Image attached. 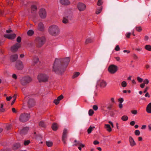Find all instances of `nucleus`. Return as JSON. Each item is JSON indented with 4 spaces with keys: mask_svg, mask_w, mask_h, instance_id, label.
<instances>
[{
    "mask_svg": "<svg viewBox=\"0 0 151 151\" xmlns=\"http://www.w3.org/2000/svg\"><path fill=\"white\" fill-rule=\"evenodd\" d=\"M70 62L69 58L56 59L52 67V70L56 73L61 75L63 73Z\"/></svg>",
    "mask_w": 151,
    "mask_h": 151,
    "instance_id": "nucleus-1",
    "label": "nucleus"
},
{
    "mask_svg": "<svg viewBox=\"0 0 151 151\" xmlns=\"http://www.w3.org/2000/svg\"><path fill=\"white\" fill-rule=\"evenodd\" d=\"M49 31L50 34L53 36L58 35L60 32L58 27L55 25H53L50 26L49 28Z\"/></svg>",
    "mask_w": 151,
    "mask_h": 151,
    "instance_id": "nucleus-2",
    "label": "nucleus"
},
{
    "mask_svg": "<svg viewBox=\"0 0 151 151\" xmlns=\"http://www.w3.org/2000/svg\"><path fill=\"white\" fill-rule=\"evenodd\" d=\"M45 39L44 37H37L35 40V43L36 46L40 47H41L44 44Z\"/></svg>",
    "mask_w": 151,
    "mask_h": 151,
    "instance_id": "nucleus-3",
    "label": "nucleus"
},
{
    "mask_svg": "<svg viewBox=\"0 0 151 151\" xmlns=\"http://www.w3.org/2000/svg\"><path fill=\"white\" fill-rule=\"evenodd\" d=\"M32 78L29 76H25L22 78L20 80L21 84L23 86H26L32 81Z\"/></svg>",
    "mask_w": 151,
    "mask_h": 151,
    "instance_id": "nucleus-4",
    "label": "nucleus"
},
{
    "mask_svg": "<svg viewBox=\"0 0 151 151\" xmlns=\"http://www.w3.org/2000/svg\"><path fill=\"white\" fill-rule=\"evenodd\" d=\"M30 114H29L24 113L21 114L19 117V121L24 122L27 121L30 118Z\"/></svg>",
    "mask_w": 151,
    "mask_h": 151,
    "instance_id": "nucleus-5",
    "label": "nucleus"
},
{
    "mask_svg": "<svg viewBox=\"0 0 151 151\" xmlns=\"http://www.w3.org/2000/svg\"><path fill=\"white\" fill-rule=\"evenodd\" d=\"M107 83L104 80L100 79L97 81L96 87L99 86L101 88H104L106 86Z\"/></svg>",
    "mask_w": 151,
    "mask_h": 151,
    "instance_id": "nucleus-6",
    "label": "nucleus"
},
{
    "mask_svg": "<svg viewBox=\"0 0 151 151\" xmlns=\"http://www.w3.org/2000/svg\"><path fill=\"white\" fill-rule=\"evenodd\" d=\"M38 80L40 82L47 81L48 76L45 74H40L37 76Z\"/></svg>",
    "mask_w": 151,
    "mask_h": 151,
    "instance_id": "nucleus-7",
    "label": "nucleus"
},
{
    "mask_svg": "<svg viewBox=\"0 0 151 151\" xmlns=\"http://www.w3.org/2000/svg\"><path fill=\"white\" fill-rule=\"evenodd\" d=\"M108 70L110 73L114 74L117 70L118 67L114 65H111L108 67Z\"/></svg>",
    "mask_w": 151,
    "mask_h": 151,
    "instance_id": "nucleus-8",
    "label": "nucleus"
},
{
    "mask_svg": "<svg viewBox=\"0 0 151 151\" xmlns=\"http://www.w3.org/2000/svg\"><path fill=\"white\" fill-rule=\"evenodd\" d=\"M68 132L67 130L65 128L63 130V135L62 136V140L65 144H66V139L67 138V133Z\"/></svg>",
    "mask_w": 151,
    "mask_h": 151,
    "instance_id": "nucleus-9",
    "label": "nucleus"
},
{
    "mask_svg": "<svg viewBox=\"0 0 151 151\" xmlns=\"http://www.w3.org/2000/svg\"><path fill=\"white\" fill-rule=\"evenodd\" d=\"M39 15L40 17L42 19L45 18L46 16V12L44 9H41L39 12Z\"/></svg>",
    "mask_w": 151,
    "mask_h": 151,
    "instance_id": "nucleus-10",
    "label": "nucleus"
},
{
    "mask_svg": "<svg viewBox=\"0 0 151 151\" xmlns=\"http://www.w3.org/2000/svg\"><path fill=\"white\" fill-rule=\"evenodd\" d=\"M15 67L18 70H21L23 68V66L22 61L20 60L17 61L15 64Z\"/></svg>",
    "mask_w": 151,
    "mask_h": 151,
    "instance_id": "nucleus-11",
    "label": "nucleus"
},
{
    "mask_svg": "<svg viewBox=\"0 0 151 151\" xmlns=\"http://www.w3.org/2000/svg\"><path fill=\"white\" fill-rule=\"evenodd\" d=\"M77 7L79 11H83L85 9L86 5L83 3H79L78 4Z\"/></svg>",
    "mask_w": 151,
    "mask_h": 151,
    "instance_id": "nucleus-12",
    "label": "nucleus"
},
{
    "mask_svg": "<svg viewBox=\"0 0 151 151\" xmlns=\"http://www.w3.org/2000/svg\"><path fill=\"white\" fill-rule=\"evenodd\" d=\"M35 100L33 99H29L27 102L28 107L30 108L34 106L35 105Z\"/></svg>",
    "mask_w": 151,
    "mask_h": 151,
    "instance_id": "nucleus-13",
    "label": "nucleus"
},
{
    "mask_svg": "<svg viewBox=\"0 0 151 151\" xmlns=\"http://www.w3.org/2000/svg\"><path fill=\"white\" fill-rule=\"evenodd\" d=\"M21 45L19 43H16L11 47V51L13 52H16L18 49L20 47Z\"/></svg>",
    "mask_w": 151,
    "mask_h": 151,
    "instance_id": "nucleus-14",
    "label": "nucleus"
},
{
    "mask_svg": "<svg viewBox=\"0 0 151 151\" xmlns=\"http://www.w3.org/2000/svg\"><path fill=\"white\" fill-rule=\"evenodd\" d=\"M5 37L11 40H13L16 37L15 34H6L4 35Z\"/></svg>",
    "mask_w": 151,
    "mask_h": 151,
    "instance_id": "nucleus-15",
    "label": "nucleus"
},
{
    "mask_svg": "<svg viewBox=\"0 0 151 151\" xmlns=\"http://www.w3.org/2000/svg\"><path fill=\"white\" fill-rule=\"evenodd\" d=\"M31 13L35 14L36 13L37 10V7L36 5L33 4L31 5Z\"/></svg>",
    "mask_w": 151,
    "mask_h": 151,
    "instance_id": "nucleus-16",
    "label": "nucleus"
},
{
    "mask_svg": "<svg viewBox=\"0 0 151 151\" xmlns=\"http://www.w3.org/2000/svg\"><path fill=\"white\" fill-rule=\"evenodd\" d=\"M60 3L63 5L67 6L70 4V2L68 0H60Z\"/></svg>",
    "mask_w": 151,
    "mask_h": 151,
    "instance_id": "nucleus-17",
    "label": "nucleus"
},
{
    "mask_svg": "<svg viewBox=\"0 0 151 151\" xmlns=\"http://www.w3.org/2000/svg\"><path fill=\"white\" fill-rule=\"evenodd\" d=\"M129 141L130 145L131 146L133 147L136 145V143L134 140L133 139L131 136L129 137Z\"/></svg>",
    "mask_w": 151,
    "mask_h": 151,
    "instance_id": "nucleus-18",
    "label": "nucleus"
},
{
    "mask_svg": "<svg viewBox=\"0 0 151 151\" xmlns=\"http://www.w3.org/2000/svg\"><path fill=\"white\" fill-rule=\"evenodd\" d=\"M18 58V55L17 54L13 55L10 57L11 61L12 62H14L17 60Z\"/></svg>",
    "mask_w": 151,
    "mask_h": 151,
    "instance_id": "nucleus-19",
    "label": "nucleus"
},
{
    "mask_svg": "<svg viewBox=\"0 0 151 151\" xmlns=\"http://www.w3.org/2000/svg\"><path fill=\"white\" fill-rule=\"evenodd\" d=\"M29 128L27 127H24L20 131V134H25L28 132Z\"/></svg>",
    "mask_w": 151,
    "mask_h": 151,
    "instance_id": "nucleus-20",
    "label": "nucleus"
},
{
    "mask_svg": "<svg viewBox=\"0 0 151 151\" xmlns=\"http://www.w3.org/2000/svg\"><path fill=\"white\" fill-rule=\"evenodd\" d=\"M44 28L43 24L42 22L39 23L38 26V29L40 31H43Z\"/></svg>",
    "mask_w": 151,
    "mask_h": 151,
    "instance_id": "nucleus-21",
    "label": "nucleus"
},
{
    "mask_svg": "<svg viewBox=\"0 0 151 151\" xmlns=\"http://www.w3.org/2000/svg\"><path fill=\"white\" fill-rule=\"evenodd\" d=\"M33 62L34 65L35 64H39L40 63L39 60V59L37 57H35L34 58Z\"/></svg>",
    "mask_w": 151,
    "mask_h": 151,
    "instance_id": "nucleus-22",
    "label": "nucleus"
},
{
    "mask_svg": "<svg viewBox=\"0 0 151 151\" xmlns=\"http://www.w3.org/2000/svg\"><path fill=\"white\" fill-rule=\"evenodd\" d=\"M147 111L148 113H151V102L147 106Z\"/></svg>",
    "mask_w": 151,
    "mask_h": 151,
    "instance_id": "nucleus-23",
    "label": "nucleus"
},
{
    "mask_svg": "<svg viewBox=\"0 0 151 151\" xmlns=\"http://www.w3.org/2000/svg\"><path fill=\"white\" fill-rule=\"evenodd\" d=\"M105 127L109 132H110L111 131V128L109 124H105Z\"/></svg>",
    "mask_w": 151,
    "mask_h": 151,
    "instance_id": "nucleus-24",
    "label": "nucleus"
},
{
    "mask_svg": "<svg viewBox=\"0 0 151 151\" xmlns=\"http://www.w3.org/2000/svg\"><path fill=\"white\" fill-rule=\"evenodd\" d=\"M20 146V145L19 143H16L14 145L13 147V148L14 150H16L19 148Z\"/></svg>",
    "mask_w": 151,
    "mask_h": 151,
    "instance_id": "nucleus-25",
    "label": "nucleus"
},
{
    "mask_svg": "<svg viewBox=\"0 0 151 151\" xmlns=\"http://www.w3.org/2000/svg\"><path fill=\"white\" fill-rule=\"evenodd\" d=\"M93 42L92 40L90 38H87L85 41V44L86 45L88 44V43H91Z\"/></svg>",
    "mask_w": 151,
    "mask_h": 151,
    "instance_id": "nucleus-26",
    "label": "nucleus"
},
{
    "mask_svg": "<svg viewBox=\"0 0 151 151\" xmlns=\"http://www.w3.org/2000/svg\"><path fill=\"white\" fill-rule=\"evenodd\" d=\"M52 128L53 130L56 131L58 129L57 125L56 123H54L52 126Z\"/></svg>",
    "mask_w": 151,
    "mask_h": 151,
    "instance_id": "nucleus-27",
    "label": "nucleus"
},
{
    "mask_svg": "<svg viewBox=\"0 0 151 151\" xmlns=\"http://www.w3.org/2000/svg\"><path fill=\"white\" fill-rule=\"evenodd\" d=\"M95 128L94 127H92L91 126H90L88 129L87 130V132L88 134L90 133L92 130Z\"/></svg>",
    "mask_w": 151,
    "mask_h": 151,
    "instance_id": "nucleus-28",
    "label": "nucleus"
},
{
    "mask_svg": "<svg viewBox=\"0 0 151 151\" xmlns=\"http://www.w3.org/2000/svg\"><path fill=\"white\" fill-rule=\"evenodd\" d=\"M68 17H64L63 18L62 22L64 24H66L68 22Z\"/></svg>",
    "mask_w": 151,
    "mask_h": 151,
    "instance_id": "nucleus-29",
    "label": "nucleus"
},
{
    "mask_svg": "<svg viewBox=\"0 0 151 151\" xmlns=\"http://www.w3.org/2000/svg\"><path fill=\"white\" fill-rule=\"evenodd\" d=\"M46 145L48 147H51L52 145V142L50 141H46Z\"/></svg>",
    "mask_w": 151,
    "mask_h": 151,
    "instance_id": "nucleus-30",
    "label": "nucleus"
},
{
    "mask_svg": "<svg viewBox=\"0 0 151 151\" xmlns=\"http://www.w3.org/2000/svg\"><path fill=\"white\" fill-rule=\"evenodd\" d=\"M128 119V117L126 115H124L121 118V119L124 121L127 120Z\"/></svg>",
    "mask_w": 151,
    "mask_h": 151,
    "instance_id": "nucleus-31",
    "label": "nucleus"
},
{
    "mask_svg": "<svg viewBox=\"0 0 151 151\" xmlns=\"http://www.w3.org/2000/svg\"><path fill=\"white\" fill-rule=\"evenodd\" d=\"M136 30L139 32H140L142 30V28L141 27H135Z\"/></svg>",
    "mask_w": 151,
    "mask_h": 151,
    "instance_id": "nucleus-32",
    "label": "nucleus"
},
{
    "mask_svg": "<svg viewBox=\"0 0 151 151\" xmlns=\"http://www.w3.org/2000/svg\"><path fill=\"white\" fill-rule=\"evenodd\" d=\"M39 125L40 126L43 127H45L46 126L44 122H40L39 123Z\"/></svg>",
    "mask_w": 151,
    "mask_h": 151,
    "instance_id": "nucleus-33",
    "label": "nucleus"
},
{
    "mask_svg": "<svg viewBox=\"0 0 151 151\" xmlns=\"http://www.w3.org/2000/svg\"><path fill=\"white\" fill-rule=\"evenodd\" d=\"M145 48L147 50L151 51V46L150 45H147L145 46Z\"/></svg>",
    "mask_w": 151,
    "mask_h": 151,
    "instance_id": "nucleus-34",
    "label": "nucleus"
},
{
    "mask_svg": "<svg viewBox=\"0 0 151 151\" xmlns=\"http://www.w3.org/2000/svg\"><path fill=\"white\" fill-rule=\"evenodd\" d=\"M102 9V7H101L99 9H98L96 12V14H99L101 12Z\"/></svg>",
    "mask_w": 151,
    "mask_h": 151,
    "instance_id": "nucleus-35",
    "label": "nucleus"
},
{
    "mask_svg": "<svg viewBox=\"0 0 151 151\" xmlns=\"http://www.w3.org/2000/svg\"><path fill=\"white\" fill-rule=\"evenodd\" d=\"M34 33V32L32 30H30L27 32V34L29 36L32 35Z\"/></svg>",
    "mask_w": 151,
    "mask_h": 151,
    "instance_id": "nucleus-36",
    "label": "nucleus"
},
{
    "mask_svg": "<svg viewBox=\"0 0 151 151\" xmlns=\"http://www.w3.org/2000/svg\"><path fill=\"white\" fill-rule=\"evenodd\" d=\"M80 74V73L78 72H76L74 74L73 76L72 77L73 78H76Z\"/></svg>",
    "mask_w": 151,
    "mask_h": 151,
    "instance_id": "nucleus-37",
    "label": "nucleus"
},
{
    "mask_svg": "<svg viewBox=\"0 0 151 151\" xmlns=\"http://www.w3.org/2000/svg\"><path fill=\"white\" fill-rule=\"evenodd\" d=\"M121 85L122 87H125L127 85V83L125 81H123L121 83Z\"/></svg>",
    "mask_w": 151,
    "mask_h": 151,
    "instance_id": "nucleus-38",
    "label": "nucleus"
},
{
    "mask_svg": "<svg viewBox=\"0 0 151 151\" xmlns=\"http://www.w3.org/2000/svg\"><path fill=\"white\" fill-rule=\"evenodd\" d=\"M94 113V111L92 109H90L88 111V114L89 116H91L93 115Z\"/></svg>",
    "mask_w": 151,
    "mask_h": 151,
    "instance_id": "nucleus-39",
    "label": "nucleus"
},
{
    "mask_svg": "<svg viewBox=\"0 0 151 151\" xmlns=\"http://www.w3.org/2000/svg\"><path fill=\"white\" fill-rule=\"evenodd\" d=\"M74 142H75L76 143L74 144L73 145V146H77L78 145H79L81 143L79 141H78L76 140H75L74 141Z\"/></svg>",
    "mask_w": 151,
    "mask_h": 151,
    "instance_id": "nucleus-40",
    "label": "nucleus"
},
{
    "mask_svg": "<svg viewBox=\"0 0 151 151\" xmlns=\"http://www.w3.org/2000/svg\"><path fill=\"white\" fill-rule=\"evenodd\" d=\"M137 79L138 82L139 83H141L143 81V79L139 77H137Z\"/></svg>",
    "mask_w": 151,
    "mask_h": 151,
    "instance_id": "nucleus-41",
    "label": "nucleus"
},
{
    "mask_svg": "<svg viewBox=\"0 0 151 151\" xmlns=\"http://www.w3.org/2000/svg\"><path fill=\"white\" fill-rule=\"evenodd\" d=\"M135 134L136 135L139 136L140 134V131L139 130H136L135 131Z\"/></svg>",
    "mask_w": 151,
    "mask_h": 151,
    "instance_id": "nucleus-42",
    "label": "nucleus"
},
{
    "mask_svg": "<svg viewBox=\"0 0 151 151\" xmlns=\"http://www.w3.org/2000/svg\"><path fill=\"white\" fill-rule=\"evenodd\" d=\"M30 142L29 140H25L24 142V144L25 145H28Z\"/></svg>",
    "mask_w": 151,
    "mask_h": 151,
    "instance_id": "nucleus-43",
    "label": "nucleus"
},
{
    "mask_svg": "<svg viewBox=\"0 0 151 151\" xmlns=\"http://www.w3.org/2000/svg\"><path fill=\"white\" fill-rule=\"evenodd\" d=\"M12 125L11 124H8L6 125V128L7 130H9L11 129Z\"/></svg>",
    "mask_w": 151,
    "mask_h": 151,
    "instance_id": "nucleus-44",
    "label": "nucleus"
},
{
    "mask_svg": "<svg viewBox=\"0 0 151 151\" xmlns=\"http://www.w3.org/2000/svg\"><path fill=\"white\" fill-rule=\"evenodd\" d=\"M60 102V101H59L58 99H55L54 100V102L55 104L56 105H57Z\"/></svg>",
    "mask_w": 151,
    "mask_h": 151,
    "instance_id": "nucleus-45",
    "label": "nucleus"
},
{
    "mask_svg": "<svg viewBox=\"0 0 151 151\" xmlns=\"http://www.w3.org/2000/svg\"><path fill=\"white\" fill-rule=\"evenodd\" d=\"M102 1L101 0H98L97 5L98 6H101L102 4Z\"/></svg>",
    "mask_w": 151,
    "mask_h": 151,
    "instance_id": "nucleus-46",
    "label": "nucleus"
},
{
    "mask_svg": "<svg viewBox=\"0 0 151 151\" xmlns=\"http://www.w3.org/2000/svg\"><path fill=\"white\" fill-rule=\"evenodd\" d=\"M149 83V81L147 79H145L143 81V83L144 84H147Z\"/></svg>",
    "mask_w": 151,
    "mask_h": 151,
    "instance_id": "nucleus-47",
    "label": "nucleus"
},
{
    "mask_svg": "<svg viewBox=\"0 0 151 151\" xmlns=\"http://www.w3.org/2000/svg\"><path fill=\"white\" fill-rule=\"evenodd\" d=\"M93 108L94 110L96 111L98 109V107L97 106L94 105L93 106Z\"/></svg>",
    "mask_w": 151,
    "mask_h": 151,
    "instance_id": "nucleus-48",
    "label": "nucleus"
},
{
    "mask_svg": "<svg viewBox=\"0 0 151 151\" xmlns=\"http://www.w3.org/2000/svg\"><path fill=\"white\" fill-rule=\"evenodd\" d=\"M120 48L118 45H116L115 48V50L116 51H119L120 50Z\"/></svg>",
    "mask_w": 151,
    "mask_h": 151,
    "instance_id": "nucleus-49",
    "label": "nucleus"
},
{
    "mask_svg": "<svg viewBox=\"0 0 151 151\" xmlns=\"http://www.w3.org/2000/svg\"><path fill=\"white\" fill-rule=\"evenodd\" d=\"M137 111L136 110H133L131 111V113L134 114H137Z\"/></svg>",
    "mask_w": 151,
    "mask_h": 151,
    "instance_id": "nucleus-50",
    "label": "nucleus"
},
{
    "mask_svg": "<svg viewBox=\"0 0 151 151\" xmlns=\"http://www.w3.org/2000/svg\"><path fill=\"white\" fill-rule=\"evenodd\" d=\"M63 98V96L62 95H60V96H58V98H57V99L59 100V101H60Z\"/></svg>",
    "mask_w": 151,
    "mask_h": 151,
    "instance_id": "nucleus-51",
    "label": "nucleus"
},
{
    "mask_svg": "<svg viewBox=\"0 0 151 151\" xmlns=\"http://www.w3.org/2000/svg\"><path fill=\"white\" fill-rule=\"evenodd\" d=\"M124 99L122 98H119L118 99V101L120 103H122L124 101Z\"/></svg>",
    "mask_w": 151,
    "mask_h": 151,
    "instance_id": "nucleus-52",
    "label": "nucleus"
},
{
    "mask_svg": "<svg viewBox=\"0 0 151 151\" xmlns=\"http://www.w3.org/2000/svg\"><path fill=\"white\" fill-rule=\"evenodd\" d=\"M21 38L20 37H18L17 39V41L19 43L20 42H21Z\"/></svg>",
    "mask_w": 151,
    "mask_h": 151,
    "instance_id": "nucleus-53",
    "label": "nucleus"
},
{
    "mask_svg": "<svg viewBox=\"0 0 151 151\" xmlns=\"http://www.w3.org/2000/svg\"><path fill=\"white\" fill-rule=\"evenodd\" d=\"M93 143L94 145H96L99 144V142L97 140H95L93 142Z\"/></svg>",
    "mask_w": 151,
    "mask_h": 151,
    "instance_id": "nucleus-54",
    "label": "nucleus"
},
{
    "mask_svg": "<svg viewBox=\"0 0 151 151\" xmlns=\"http://www.w3.org/2000/svg\"><path fill=\"white\" fill-rule=\"evenodd\" d=\"M130 124L132 126H134L135 124V122L134 121H132L130 122Z\"/></svg>",
    "mask_w": 151,
    "mask_h": 151,
    "instance_id": "nucleus-55",
    "label": "nucleus"
},
{
    "mask_svg": "<svg viewBox=\"0 0 151 151\" xmlns=\"http://www.w3.org/2000/svg\"><path fill=\"white\" fill-rule=\"evenodd\" d=\"M112 107V105H110L107 107V108L109 110H110L111 108Z\"/></svg>",
    "mask_w": 151,
    "mask_h": 151,
    "instance_id": "nucleus-56",
    "label": "nucleus"
},
{
    "mask_svg": "<svg viewBox=\"0 0 151 151\" xmlns=\"http://www.w3.org/2000/svg\"><path fill=\"white\" fill-rule=\"evenodd\" d=\"M131 34L130 33H127L126 34V37L128 38H129Z\"/></svg>",
    "mask_w": 151,
    "mask_h": 151,
    "instance_id": "nucleus-57",
    "label": "nucleus"
},
{
    "mask_svg": "<svg viewBox=\"0 0 151 151\" xmlns=\"http://www.w3.org/2000/svg\"><path fill=\"white\" fill-rule=\"evenodd\" d=\"M12 77L13 78L15 79H16L17 78V75L15 74H14L12 75Z\"/></svg>",
    "mask_w": 151,
    "mask_h": 151,
    "instance_id": "nucleus-58",
    "label": "nucleus"
},
{
    "mask_svg": "<svg viewBox=\"0 0 151 151\" xmlns=\"http://www.w3.org/2000/svg\"><path fill=\"white\" fill-rule=\"evenodd\" d=\"M12 111L14 113H17V111L14 108H12Z\"/></svg>",
    "mask_w": 151,
    "mask_h": 151,
    "instance_id": "nucleus-59",
    "label": "nucleus"
},
{
    "mask_svg": "<svg viewBox=\"0 0 151 151\" xmlns=\"http://www.w3.org/2000/svg\"><path fill=\"white\" fill-rule=\"evenodd\" d=\"M145 96L146 97H148L149 98L150 96V95H149L148 93L147 92L146 93L145 95Z\"/></svg>",
    "mask_w": 151,
    "mask_h": 151,
    "instance_id": "nucleus-60",
    "label": "nucleus"
},
{
    "mask_svg": "<svg viewBox=\"0 0 151 151\" xmlns=\"http://www.w3.org/2000/svg\"><path fill=\"white\" fill-rule=\"evenodd\" d=\"M12 97L11 96H9V97H7L6 98V99L8 101H9L12 99Z\"/></svg>",
    "mask_w": 151,
    "mask_h": 151,
    "instance_id": "nucleus-61",
    "label": "nucleus"
},
{
    "mask_svg": "<svg viewBox=\"0 0 151 151\" xmlns=\"http://www.w3.org/2000/svg\"><path fill=\"white\" fill-rule=\"evenodd\" d=\"M145 84L143 83L141 84L140 85V86L142 88H143L144 87Z\"/></svg>",
    "mask_w": 151,
    "mask_h": 151,
    "instance_id": "nucleus-62",
    "label": "nucleus"
},
{
    "mask_svg": "<svg viewBox=\"0 0 151 151\" xmlns=\"http://www.w3.org/2000/svg\"><path fill=\"white\" fill-rule=\"evenodd\" d=\"M133 57L135 59H137L138 58V57L135 54H134L133 55Z\"/></svg>",
    "mask_w": 151,
    "mask_h": 151,
    "instance_id": "nucleus-63",
    "label": "nucleus"
},
{
    "mask_svg": "<svg viewBox=\"0 0 151 151\" xmlns=\"http://www.w3.org/2000/svg\"><path fill=\"white\" fill-rule=\"evenodd\" d=\"M146 127V125H143L141 127V129H145Z\"/></svg>",
    "mask_w": 151,
    "mask_h": 151,
    "instance_id": "nucleus-64",
    "label": "nucleus"
}]
</instances>
